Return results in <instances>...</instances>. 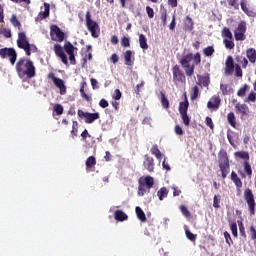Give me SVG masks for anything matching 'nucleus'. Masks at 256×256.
<instances>
[{
    "instance_id": "nucleus-56",
    "label": "nucleus",
    "mask_w": 256,
    "mask_h": 256,
    "mask_svg": "<svg viewBox=\"0 0 256 256\" xmlns=\"http://www.w3.org/2000/svg\"><path fill=\"white\" fill-rule=\"evenodd\" d=\"M54 111L57 115H63V105L61 104L54 105Z\"/></svg>"
},
{
    "instance_id": "nucleus-45",
    "label": "nucleus",
    "mask_w": 256,
    "mask_h": 256,
    "mask_svg": "<svg viewBox=\"0 0 256 256\" xmlns=\"http://www.w3.org/2000/svg\"><path fill=\"white\" fill-rule=\"evenodd\" d=\"M221 196L220 195H214L213 198V207L214 209H219L221 207Z\"/></svg>"
},
{
    "instance_id": "nucleus-30",
    "label": "nucleus",
    "mask_w": 256,
    "mask_h": 256,
    "mask_svg": "<svg viewBox=\"0 0 256 256\" xmlns=\"http://www.w3.org/2000/svg\"><path fill=\"white\" fill-rule=\"evenodd\" d=\"M167 195H169V190H167V187H162L157 192V197L159 198V201H163V199H166Z\"/></svg>"
},
{
    "instance_id": "nucleus-55",
    "label": "nucleus",
    "mask_w": 256,
    "mask_h": 256,
    "mask_svg": "<svg viewBox=\"0 0 256 256\" xmlns=\"http://www.w3.org/2000/svg\"><path fill=\"white\" fill-rule=\"evenodd\" d=\"M230 229H231V232H232L233 237H238L237 223L232 222V223L230 224Z\"/></svg>"
},
{
    "instance_id": "nucleus-61",
    "label": "nucleus",
    "mask_w": 256,
    "mask_h": 256,
    "mask_svg": "<svg viewBox=\"0 0 256 256\" xmlns=\"http://www.w3.org/2000/svg\"><path fill=\"white\" fill-rule=\"evenodd\" d=\"M99 106H100L102 109H107V107H109V102H108L105 98H102V99L99 101Z\"/></svg>"
},
{
    "instance_id": "nucleus-64",
    "label": "nucleus",
    "mask_w": 256,
    "mask_h": 256,
    "mask_svg": "<svg viewBox=\"0 0 256 256\" xmlns=\"http://www.w3.org/2000/svg\"><path fill=\"white\" fill-rule=\"evenodd\" d=\"M110 61H111V63L116 65V63H119V56L115 53L112 54L111 57H110Z\"/></svg>"
},
{
    "instance_id": "nucleus-52",
    "label": "nucleus",
    "mask_w": 256,
    "mask_h": 256,
    "mask_svg": "<svg viewBox=\"0 0 256 256\" xmlns=\"http://www.w3.org/2000/svg\"><path fill=\"white\" fill-rule=\"evenodd\" d=\"M186 237L189 239V241L195 242L197 241V236L196 234H193V232L186 230Z\"/></svg>"
},
{
    "instance_id": "nucleus-14",
    "label": "nucleus",
    "mask_w": 256,
    "mask_h": 256,
    "mask_svg": "<svg viewBox=\"0 0 256 256\" xmlns=\"http://www.w3.org/2000/svg\"><path fill=\"white\" fill-rule=\"evenodd\" d=\"M242 165L244 172L241 170L238 171L240 177H242V179H245L246 177H248V179H251V177H253V168H251V164L249 163V161H244Z\"/></svg>"
},
{
    "instance_id": "nucleus-53",
    "label": "nucleus",
    "mask_w": 256,
    "mask_h": 256,
    "mask_svg": "<svg viewBox=\"0 0 256 256\" xmlns=\"http://www.w3.org/2000/svg\"><path fill=\"white\" fill-rule=\"evenodd\" d=\"M220 91L222 92V95H229V85L220 84Z\"/></svg>"
},
{
    "instance_id": "nucleus-63",
    "label": "nucleus",
    "mask_w": 256,
    "mask_h": 256,
    "mask_svg": "<svg viewBox=\"0 0 256 256\" xmlns=\"http://www.w3.org/2000/svg\"><path fill=\"white\" fill-rule=\"evenodd\" d=\"M121 95H122L121 90L116 89L114 91V95L112 97H113V99H115V101H119V99H121Z\"/></svg>"
},
{
    "instance_id": "nucleus-26",
    "label": "nucleus",
    "mask_w": 256,
    "mask_h": 256,
    "mask_svg": "<svg viewBox=\"0 0 256 256\" xmlns=\"http://www.w3.org/2000/svg\"><path fill=\"white\" fill-rule=\"evenodd\" d=\"M235 159H243V161H248L250 159L249 152L247 151H237L234 152Z\"/></svg>"
},
{
    "instance_id": "nucleus-12",
    "label": "nucleus",
    "mask_w": 256,
    "mask_h": 256,
    "mask_svg": "<svg viewBox=\"0 0 256 256\" xmlns=\"http://www.w3.org/2000/svg\"><path fill=\"white\" fill-rule=\"evenodd\" d=\"M172 73L175 85H179V83H185L187 81L185 73H183V70H181V67H179V65L176 64L173 66Z\"/></svg>"
},
{
    "instance_id": "nucleus-27",
    "label": "nucleus",
    "mask_w": 256,
    "mask_h": 256,
    "mask_svg": "<svg viewBox=\"0 0 256 256\" xmlns=\"http://www.w3.org/2000/svg\"><path fill=\"white\" fill-rule=\"evenodd\" d=\"M219 168L221 171L222 179H227V175H229V171L231 169L230 164H219Z\"/></svg>"
},
{
    "instance_id": "nucleus-47",
    "label": "nucleus",
    "mask_w": 256,
    "mask_h": 256,
    "mask_svg": "<svg viewBox=\"0 0 256 256\" xmlns=\"http://www.w3.org/2000/svg\"><path fill=\"white\" fill-rule=\"evenodd\" d=\"M247 89H249V85L247 84L241 87L237 92L238 97H245L247 95Z\"/></svg>"
},
{
    "instance_id": "nucleus-29",
    "label": "nucleus",
    "mask_w": 256,
    "mask_h": 256,
    "mask_svg": "<svg viewBox=\"0 0 256 256\" xmlns=\"http://www.w3.org/2000/svg\"><path fill=\"white\" fill-rule=\"evenodd\" d=\"M136 211V215L139 219V221H141L142 223H145L147 221V216H145V212L143 211V209H141V207L137 206L135 208Z\"/></svg>"
},
{
    "instance_id": "nucleus-42",
    "label": "nucleus",
    "mask_w": 256,
    "mask_h": 256,
    "mask_svg": "<svg viewBox=\"0 0 256 256\" xmlns=\"http://www.w3.org/2000/svg\"><path fill=\"white\" fill-rule=\"evenodd\" d=\"M0 35H3L6 39H11V29H7L5 27L0 28Z\"/></svg>"
},
{
    "instance_id": "nucleus-11",
    "label": "nucleus",
    "mask_w": 256,
    "mask_h": 256,
    "mask_svg": "<svg viewBox=\"0 0 256 256\" xmlns=\"http://www.w3.org/2000/svg\"><path fill=\"white\" fill-rule=\"evenodd\" d=\"M48 79L53 81L55 87L59 89L60 95H67V86H65V81H63V79L55 77V73L53 72L48 74Z\"/></svg>"
},
{
    "instance_id": "nucleus-2",
    "label": "nucleus",
    "mask_w": 256,
    "mask_h": 256,
    "mask_svg": "<svg viewBox=\"0 0 256 256\" xmlns=\"http://www.w3.org/2000/svg\"><path fill=\"white\" fill-rule=\"evenodd\" d=\"M179 63L184 69L186 77H193L195 66L201 64V54L199 52L196 54L188 53L180 59Z\"/></svg>"
},
{
    "instance_id": "nucleus-60",
    "label": "nucleus",
    "mask_w": 256,
    "mask_h": 256,
    "mask_svg": "<svg viewBox=\"0 0 256 256\" xmlns=\"http://www.w3.org/2000/svg\"><path fill=\"white\" fill-rule=\"evenodd\" d=\"M81 137L83 139V141L87 142V138L88 139H92L91 134H89V131H87V129H85L82 133H81Z\"/></svg>"
},
{
    "instance_id": "nucleus-51",
    "label": "nucleus",
    "mask_w": 256,
    "mask_h": 256,
    "mask_svg": "<svg viewBox=\"0 0 256 256\" xmlns=\"http://www.w3.org/2000/svg\"><path fill=\"white\" fill-rule=\"evenodd\" d=\"M256 101V93L255 92H251L248 97L245 99V103H255Z\"/></svg>"
},
{
    "instance_id": "nucleus-28",
    "label": "nucleus",
    "mask_w": 256,
    "mask_h": 256,
    "mask_svg": "<svg viewBox=\"0 0 256 256\" xmlns=\"http://www.w3.org/2000/svg\"><path fill=\"white\" fill-rule=\"evenodd\" d=\"M139 45L140 48L144 51H147V49H149V44H147V37L144 34H139Z\"/></svg>"
},
{
    "instance_id": "nucleus-24",
    "label": "nucleus",
    "mask_w": 256,
    "mask_h": 256,
    "mask_svg": "<svg viewBox=\"0 0 256 256\" xmlns=\"http://www.w3.org/2000/svg\"><path fill=\"white\" fill-rule=\"evenodd\" d=\"M185 100L184 102H180L179 104V113L183 114V113H187L188 109H189V100H187V94H184Z\"/></svg>"
},
{
    "instance_id": "nucleus-36",
    "label": "nucleus",
    "mask_w": 256,
    "mask_h": 256,
    "mask_svg": "<svg viewBox=\"0 0 256 256\" xmlns=\"http://www.w3.org/2000/svg\"><path fill=\"white\" fill-rule=\"evenodd\" d=\"M247 58L249 59L250 63H255L256 61V51L253 48H250L246 52Z\"/></svg>"
},
{
    "instance_id": "nucleus-54",
    "label": "nucleus",
    "mask_w": 256,
    "mask_h": 256,
    "mask_svg": "<svg viewBox=\"0 0 256 256\" xmlns=\"http://www.w3.org/2000/svg\"><path fill=\"white\" fill-rule=\"evenodd\" d=\"M180 211H181L182 215H184V217H191V212H189V209H187V207H185V205L180 206Z\"/></svg>"
},
{
    "instance_id": "nucleus-39",
    "label": "nucleus",
    "mask_w": 256,
    "mask_h": 256,
    "mask_svg": "<svg viewBox=\"0 0 256 256\" xmlns=\"http://www.w3.org/2000/svg\"><path fill=\"white\" fill-rule=\"evenodd\" d=\"M161 95V104L164 109H169V99L165 96V93L160 92Z\"/></svg>"
},
{
    "instance_id": "nucleus-13",
    "label": "nucleus",
    "mask_w": 256,
    "mask_h": 256,
    "mask_svg": "<svg viewBox=\"0 0 256 256\" xmlns=\"http://www.w3.org/2000/svg\"><path fill=\"white\" fill-rule=\"evenodd\" d=\"M78 117H80V119H84L85 123H87L88 125H91V123H95V121L99 119L100 115L99 112L90 113L84 112L83 110H78Z\"/></svg>"
},
{
    "instance_id": "nucleus-18",
    "label": "nucleus",
    "mask_w": 256,
    "mask_h": 256,
    "mask_svg": "<svg viewBox=\"0 0 256 256\" xmlns=\"http://www.w3.org/2000/svg\"><path fill=\"white\" fill-rule=\"evenodd\" d=\"M50 9H51V5H49V3H47V2H45L44 3V11L39 12L37 17L35 18L36 23H41V21H43V19H47V17H49Z\"/></svg>"
},
{
    "instance_id": "nucleus-15",
    "label": "nucleus",
    "mask_w": 256,
    "mask_h": 256,
    "mask_svg": "<svg viewBox=\"0 0 256 256\" xmlns=\"http://www.w3.org/2000/svg\"><path fill=\"white\" fill-rule=\"evenodd\" d=\"M235 111L237 113V115H241V119H245V117H249V106H247V104H241V103H237L235 105Z\"/></svg>"
},
{
    "instance_id": "nucleus-22",
    "label": "nucleus",
    "mask_w": 256,
    "mask_h": 256,
    "mask_svg": "<svg viewBox=\"0 0 256 256\" xmlns=\"http://www.w3.org/2000/svg\"><path fill=\"white\" fill-rule=\"evenodd\" d=\"M218 163L219 165H229V156L227 155V151L220 150L218 153Z\"/></svg>"
},
{
    "instance_id": "nucleus-41",
    "label": "nucleus",
    "mask_w": 256,
    "mask_h": 256,
    "mask_svg": "<svg viewBox=\"0 0 256 256\" xmlns=\"http://www.w3.org/2000/svg\"><path fill=\"white\" fill-rule=\"evenodd\" d=\"M222 37L224 39H233V33H231V30H229V28L224 27L222 30Z\"/></svg>"
},
{
    "instance_id": "nucleus-58",
    "label": "nucleus",
    "mask_w": 256,
    "mask_h": 256,
    "mask_svg": "<svg viewBox=\"0 0 256 256\" xmlns=\"http://www.w3.org/2000/svg\"><path fill=\"white\" fill-rule=\"evenodd\" d=\"M235 75L236 77H243V70L241 69V66H239V64L235 65Z\"/></svg>"
},
{
    "instance_id": "nucleus-16",
    "label": "nucleus",
    "mask_w": 256,
    "mask_h": 256,
    "mask_svg": "<svg viewBox=\"0 0 256 256\" xmlns=\"http://www.w3.org/2000/svg\"><path fill=\"white\" fill-rule=\"evenodd\" d=\"M221 107V97L214 95L210 98V101L207 102V108L212 111H217Z\"/></svg>"
},
{
    "instance_id": "nucleus-62",
    "label": "nucleus",
    "mask_w": 256,
    "mask_h": 256,
    "mask_svg": "<svg viewBox=\"0 0 256 256\" xmlns=\"http://www.w3.org/2000/svg\"><path fill=\"white\" fill-rule=\"evenodd\" d=\"M174 131H175V133H176V135H184V131H183V128H181V126H179V125H176L175 127H174Z\"/></svg>"
},
{
    "instance_id": "nucleus-49",
    "label": "nucleus",
    "mask_w": 256,
    "mask_h": 256,
    "mask_svg": "<svg viewBox=\"0 0 256 256\" xmlns=\"http://www.w3.org/2000/svg\"><path fill=\"white\" fill-rule=\"evenodd\" d=\"M248 233L250 235L251 241H256V229H255V226H250L249 230H248Z\"/></svg>"
},
{
    "instance_id": "nucleus-8",
    "label": "nucleus",
    "mask_w": 256,
    "mask_h": 256,
    "mask_svg": "<svg viewBox=\"0 0 256 256\" xmlns=\"http://www.w3.org/2000/svg\"><path fill=\"white\" fill-rule=\"evenodd\" d=\"M50 37L52 41L63 43V41H65V32H63L59 26L53 24L50 26Z\"/></svg>"
},
{
    "instance_id": "nucleus-40",
    "label": "nucleus",
    "mask_w": 256,
    "mask_h": 256,
    "mask_svg": "<svg viewBox=\"0 0 256 256\" xmlns=\"http://www.w3.org/2000/svg\"><path fill=\"white\" fill-rule=\"evenodd\" d=\"M120 43H121V47H124V48L131 47V38L127 36H123L120 40Z\"/></svg>"
},
{
    "instance_id": "nucleus-57",
    "label": "nucleus",
    "mask_w": 256,
    "mask_h": 256,
    "mask_svg": "<svg viewBox=\"0 0 256 256\" xmlns=\"http://www.w3.org/2000/svg\"><path fill=\"white\" fill-rule=\"evenodd\" d=\"M205 123L210 129H215V125L213 124V119H211V117L207 116L205 119Z\"/></svg>"
},
{
    "instance_id": "nucleus-19",
    "label": "nucleus",
    "mask_w": 256,
    "mask_h": 256,
    "mask_svg": "<svg viewBox=\"0 0 256 256\" xmlns=\"http://www.w3.org/2000/svg\"><path fill=\"white\" fill-rule=\"evenodd\" d=\"M233 71H235V63L233 61V57L228 56L227 59H226L225 74L226 75H233Z\"/></svg>"
},
{
    "instance_id": "nucleus-5",
    "label": "nucleus",
    "mask_w": 256,
    "mask_h": 256,
    "mask_svg": "<svg viewBox=\"0 0 256 256\" xmlns=\"http://www.w3.org/2000/svg\"><path fill=\"white\" fill-rule=\"evenodd\" d=\"M17 46L19 49H23L28 57L31 56V51L33 53L37 51V46L29 43L25 32L18 33Z\"/></svg>"
},
{
    "instance_id": "nucleus-35",
    "label": "nucleus",
    "mask_w": 256,
    "mask_h": 256,
    "mask_svg": "<svg viewBox=\"0 0 256 256\" xmlns=\"http://www.w3.org/2000/svg\"><path fill=\"white\" fill-rule=\"evenodd\" d=\"M131 57H133V51L127 50L124 53L125 65H128V66L133 65V60H131Z\"/></svg>"
},
{
    "instance_id": "nucleus-6",
    "label": "nucleus",
    "mask_w": 256,
    "mask_h": 256,
    "mask_svg": "<svg viewBox=\"0 0 256 256\" xmlns=\"http://www.w3.org/2000/svg\"><path fill=\"white\" fill-rule=\"evenodd\" d=\"M86 27L94 39L99 37V33H101V28H99V24L91 18V11L86 12Z\"/></svg>"
},
{
    "instance_id": "nucleus-20",
    "label": "nucleus",
    "mask_w": 256,
    "mask_h": 256,
    "mask_svg": "<svg viewBox=\"0 0 256 256\" xmlns=\"http://www.w3.org/2000/svg\"><path fill=\"white\" fill-rule=\"evenodd\" d=\"M85 165L87 173H91V171H94L95 166L97 165V158H95V156L88 157L86 159Z\"/></svg>"
},
{
    "instance_id": "nucleus-1",
    "label": "nucleus",
    "mask_w": 256,
    "mask_h": 256,
    "mask_svg": "<svg viewBox=\"0 0 256 256\" xmlns=\"http://www.w3.org/2000/svg\"><path fill=\"white\" fill-rule=\"evenodd\" d=\"M53 51L56 55V57H59V59L62 61L66 67H69V61L71 65H77V60L75 59V55H77V47L73 46L71 42H66L64 44V47L60 44H55ZM67 53V54H65ZM67 55L69 59L67 58Z\"/></svg>"
},
{
    "instance_id": "nucleus-31",
    "label": "nucleus",
    "mask_w": 256,
    "mask_h": 256,
    "mask_svg": "<svg viewBox=\"0 0 256 256\" xmlns=\"http://www.w3.org/2000/svg\"><path fill=\"white\" fill-rule=\"evenodd\" d=\"M150 152L156 157V159L161 160L163 157V154L161 153V150H159V146H157V144H154L151 147Z\"/></svg>"
},
{
    "instance_id": "nucleus-25",
    "label": "nucleus",
    "mask_w": 256,
    "mask_h": 256,
    "mask_svg": "<svg viewBox=\"0 0 256 256\" xmlns=\"http://www.w3.org/2000/svg\"><path fill=\"white\" fill-rule=\"evenodd\" d=\"M85 87H87V82H82L80 85V95H81L82 99H85V101L90 103V101H92V99H91V96H89V94L85 93Z\"/></svg>"
},
{
    "instance_id": "nucleus-44",
    "label": "nucleus",
    "mask_w": 256,
    "mask_h": 256,
    "mask_svg": "<svg viewBox=\"0 0 256 256\" xmlns=\"http://www.w3.org/2000/svg\"><path fill=\"white\" fill-rule=\"evenodd\" d=\"M223 43L226 49H235V42H233V39H224Z\"/></svg>"
},
{
    "instance_id": "nucleus-48",
    "label": "nucleus",
    "mask_w": 256,
    "mask_h": 256,
    "mask_svg": "<svg viewBox=\"0 0 256 256\" xmlns=\"http://www.w3.org/2000/svg\"><path fill=\"white\" fill-rule=\"evenodd\" d=\"M181 117H182V121H183V124L186 126V127H189L190 123H191V118H189V116L187 115V112L186 113H182L180 114Z\"/></svg>"
},
{
    "instance_id": "nucleus-9",
    "label": "nucleus",
    "mask_w": 256,
    "mask_h": 256,
    "mask_svg": "<svg viewBox=\"0 0 256 256\" xmlns=\"http://www.w3.org/2000/svg\"><path fill=\"white\" fill-rule=\"evenodd\" d=\"M0 57L1 59H7V57H9L11 65H15L17 61V51H15V48H1Z\"/></svg>"
},
{
    "instance_id": "nucleus-23",
    "label": "nucleus",
    "mask_w": 256,
    "mask_h": 256,
    "mask_svg": "<svg viewBox=\"0 0 256 256\" xmlns=\"http://www.w3.org/2000/svg\"><path fill=\"white\" fill-rule=\"evenodd\" d=\"M114 219L116 221H120V222H123V221H127V219H129V216H127L125 214V212H123V210H116L114 212Z\"/></svg>"
},
{
    "instance_id": "nucleus-17",
    "label": "nucleus",
    "mask_w": 256,
    "mask_h": 256,
    "mask_svg": "<svg viewBox=\"0 0 256 256\" xmlns=\"http://www.w3.org/2000/svg\"><path fill=\"white\" fill-rule=\"evenodd\" d=\"M144 159V168L147 169L149 173H153V171L155 170V159H153V157H151L149 154H146L144 156Z\"/></svg>"
},
{
    "instance_id": "nucleus-33",
    "label": "nucleus",
    "mask_w": 256,
    "mask_h": 256,
    "mask_svg": "<svg viewBox=\"0 0 256 256\" xmlns=\"http://www.w3.org/2000/svg\"><path fill=\"white\" fill-rule=\"evenodd\" d=\"M200 92H199V86H193L190 91V99L191 101H195L199 98Z\"/></svg>"
},
{
    "instance_id": "nucleus-3",
    "label": "nucleus",
    "mask_w": 256,
    "mask_h": 256,
    "mask_svg": "<svg viewBox=\"0 0 256 256\" xmlns=\"http://www.w3.org/2000/svg\"><path fill=\"white\" fill-rule=\"evenodd\" d=\"M16 73L20 79H33L36 75L35 64L31 59L21 58L16 63Z\"/></svg>"
},
{
    "instance_id": "nucleus-34",
    "label": "nucleus",
    "mask_w": 256,
    "mask_h": 256,
    "mask_svg": "<svg viewBox=\"0 0 256 256\" xmlns=\"http://www.w3.org/2000/svg\"><path fill=\"white\" fill-rule=\"evenodd\" d=\"M198 81L199 85H203V87H209V84L211 83V80L209 79V76H201L198 75Z\"/></svg>"
},
{
    "instance_id": "nucleus-50",
    "label": "nucleus",
    "mask_w": 256,
    "mask_h": 256,
    "mask_svg": "<svg viewBox=\"0 0 256 256\" xmlns=\"http://www.w3.org/2000/svg\"><path fill=\"white\" fill-rule=\"evenodd\" d=\"M224 238H225V241H226L227 245L229 247H231V245H233V239L231 238V234H229V232L225 231L224 232Z\"/></svg>"
},
{
    "instance_id": "nucleus-46",
    "label": "nucleus",
    "mask_w": 256,
    "mask_h": 256,
    "mask_svg": "<svg viewBox=\"0 0 256 256\" xmlns=\"http://www.w3.org/2000/svg\"><path fill=\"white\" fill-rule=\"evenodd\" d=\"M203 53L206 57H211V55L215 53V48H213V46H208L203 49Z\"/></svg>"
},
{
    "instance_id": "nucleus-59",
    "label": "nucleus",
    "mask_w": 256,
    "mask_h": 256,
    "mask_svg": "<svg viewBox=\"0 0 256 256\" xmlns=\"http://www.w3.org/2000/svg\"><path fill=\"white\" fill-rule=\"evenodd\" d=\"M146 12H147L149 19H153V17H155V11L150 6L146 7Z\"/></svg>"
},
{
    "instance_id": "nucleus-43",
    "label": "nucleus",
    "mask_w": 256,
    "mask_h": 256,
    "mask_svg": "<svg viewBox=\"0 0 256 256\" xmlns=\"http://www.w3.org/2000/svg\"><path fill=\"white\" fill-rule=\"evenodd\" d=\"M79 132V123L77 121H73L71 135L72 137H77V133Z\"/></svg>"
},
{
    "instance_id": "nucleus-32",
    "label": "nucleus",
    "mask_w": 256,
    "mask_h": 256,
    "mask_svg": "<svg viewBox=\"0 0 256 256\" xmlns=\"http://www.w3.org/2000/svg\"><path fill=\"white\" fill-rule=\"evenodd\" d=\"M227 120H228V123L231 127H233L234 129H237V122H236V118H235V113H233V112L228 113Z\"/></svg>"
},
{
    "instance_id": "nucleus-37",
    "label": "nucleus",
    "mask_w": 256,
    "mask_h": 256,
    "mask_svg": "<svg viewBox=\"0 0 256 256\" xmlns=\"http://www.w3.org/2000/svg\"><path fill=\"white\" fill-rule=\"evenodd\" d=\"M10 23H12L13 27H16L17 29H19V31H21V22L17 19V15L13 14L11 16V19H10Z\"/></svg>"
},
{
    "instance_id": "nucleus-4",
    "label": "nucleus",
    "mask_w": 256,
    "mask_h": 256,
    "mask_svg": "<svg viewBox=\"0 0 256 256\" xmlns=\"http://www.w3.org/2000/svg\"><path fill=\"white\" fill-rule=\"evenodd\" d=\"M155 185V180L151 176L140 177L138 180V195L143 197L147 193H151V189Z\"/></svg>"
},
{
    "instance_id": "nucleus-21",
    "label": "nucleus",
    "mask_w": 256,
    "mask_h": 256,
    "mask_svg": "<svg viewBox=\"0 0 256 256\" xmlns=\"http://www.w3.org/2000/svg\"><path fill=\"white\" fill-rule=\"evenodd\" d=\"M230 179L236 186L237 190L241 191V188L243 187V181H241V178H239L235 171L231 172Z\"/></svg>"
},
{
    "instance_id": "nucleus-10",
    "label": "nucleus",
    "mask_w": 256,
    "mask_h": 256,
    "mask_svg": "<svg viewBox=\"0 0 256 256\" xmlns=\"http://www.w3.org/2000/svg\"><path fill=\"white\" fill-rule=\"evenodd\" d=\"M245 33H247V22L241 21L237 28L234 30V37L236 41H245L247 39V36H245Z\"/></svg>"
},
{
    "instance_id": "nucleus-38",
    "label": "nucleus",
    "mask_w": 256,
    "mask_h": 256,
    "mask_svg": "<svg viewBox=\"0 0 256 256\" xmlns=\"http://www.w3.org/2000/svg\"><path fill=\"white\" fill-rule=\"evenodd\" d=\"M239 233L244 241H247V233L245 232V225L243 222L238 221Z\"/></svg>"
},
{
    "instance_id": "nucleus-7",
    "label": "nucleus",
    "mask_w": 256,
    "mask_h": 256,
    "mask_svg": "<svg viewBox=\"0 0 256 256\" xmlns=\"http://www.w3.org/2000/svg\"><path fill=\"white\" fill-rule=\"evenodd\" d=\"M244 200L248 205V210L251 216L255 215V195H253V191L250 188H247L244 191Z\"/></svg>"
}]
</instances>
